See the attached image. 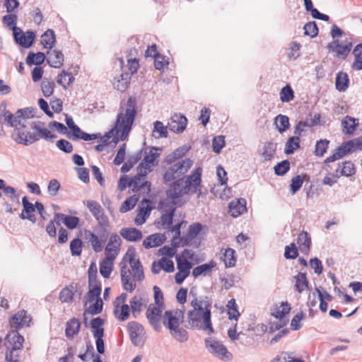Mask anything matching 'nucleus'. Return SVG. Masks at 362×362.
<instances>
[{"label": "nucleus", "mask_w": 362, "mask_h": 362, "mask_svg": "<svg viewBox=\"0 0 362 362\" xmlns=\"http://www.w3.org/2000/svg\"><path fill=\"white\" fill-rule=\"evenodd\" d=\"M329 141L327 139H320L315 144L314 154L316 156L322 157L327 152Z\"/></svg>", "instance_id": "obj_56"}, {"label": "nucleus", "mask_w": 362, "mask_h": 362, "mask_svg": "<svg viewBox=\"0 0 362 362\" xmlns=\"http://www.w3.org/2000/svg\"><path fill=\"white\" fill-rule=\"evenodd\" d=\"M12 137L16 142L25 145L39 140V137L37 135L30 134L28 131L27 126L25 128L23 127H18L16 130L13 131Z\"/></svg>", "instance_id": "obj_19"}, {"label": "nucleus", "mask_w": 362, "mask_h": 362, "mask_svg": "<svg viewBox=\"0 0 362 362\" xmlns=\"http://www.w3.org/2000/svg\"><path fill=\"white\" fill-rule=\"evenodd\" d=\"M74 77L71 72L62 71L57 76V83L66 88L74 82Z\"/></svg>", "instance_id": "obj_50"}, {"label": "nucleus", "mask_w": 362, "mask_h": 362, "mask_svg": "<svg viewBox=\"0 0 362 362\" xmlns=\"http://www.w3.org/2000/svg\"><path fill=\"white\" fill-rule=\"evenodd\" d=\"M205 343L209 351L220 359L228 361L231 358V354L221 342L207 339L205 340Z\"/></svg>", "instance_id": "obj_12"}, {"label": "nucleus", "mask_w": 362, "mask_h": 362, "mask_svg": "<svg viewBox=\"0 0 362 362\" xmlns=\"http://www.w3.org/2000/svg\"><path fill=\"white\" fill-rule=\"evenodd\" d=\"M55 83L53 81L48 78H44L41 83V90L43 95L46 98L51 96L54 90Z\"/></svg>", "instance_id": "obj_54"}, {"label": "nucleus", "mask_w": 362, "mask_h": 362, "mask_svg": "<svg viewBox=\"0 0 362 362\" xmlns=\"http://www.w3.org/2000/svg\"><path fill=\"white\" fill-rule=\"evenodd\" d=\"M349 151H348V148H346V145L345 143H343L340 146H339L333 153L327 157L324 163H328L331 162H334L336 160H338L341 158H342L344 156H345L346 154H348Z\"/></svg>", "instance_id": "obj_44"}, {"label": "nucleus", "mask_w": 362, "mask_h": 362, "mask_svg": "<svg viewBox=\"0 0 362 362\" xmlns=\"http://www.w3.org/2000/svg\"><path fill=\"white\" fill-rule=\"evenodd\" d=\"M104 321L100 317H95L90 321V327L93 329V335L96 339L95 344L97 351L103 354L105 352V343L103 339L104 329L103 327Z\"/></svg>", "instance_id": "obj_10"}, {"label": "nucleus", "mask_w": 362, "mask_h": 362, "mask_svg": "<svg viewBox=\"0 0 362 362\" xmlns=\"http://www.w3.org/2000/svg\"><path fill=\"white\" fill-rule=\"evenodd\" d=\"M121 281L124 290L132 292L136 287V282L144 279L143 266L136 258L134 248H129L120 264Z\"/></svg>", "instance_id": "obj_3"}, {"label": "nucleus", "mask_w": 362, "mask_h": 362, "mask_svg": "<svg viewBox=\"0 0 362 362\" xmlns=\"http://www.w3.org/2000/svg\"><path fill=\"white\" fill-rule=\"evenodd\" d=\"M184 321V310L173 309L165 311L162 322L169 329L171 335L180 341L187 339V332L181 327Z\"/></svg>", "instance_id": "obj_6"}, {"label": "nucleus", "mask_w": 362, "mask_h": 362, "mask_svg": "<svg viewBox=\"0 0 362 362\" xmlns=\"http://www.w3.org/2000/svg\"><path fill=\"white\" fill-rule=\"evenodd\" d=\"M139 199L138 194H134L127 198L119 208V212L126 213L134 208Z\"/></svg>", "instance_id": "obj_48"}, {"label": "nucleus", "mask_w": 362, "mask_h": 362, "mask_svg": "<svg viewBox=\"0 0 362 362\" xmlns=\"http://www.w3.org/2000/svg\"><path fill=\"white\" fill-rule=\"evenodd\" d=\"M291 309V305L288 302H281L279 305L273 306L271 315L276 319L281 320L290 313Z\"/></svg>", "instance_id": "obj_35"}, {"label": "nucleus", "mask_w": 362, "mask_h": 362, "mask_svg": "<svg viewBox=\"0 0 362 362\" xmlns=\"http://www.w3.org/2000/svg\"><path fill=\"white\" fill-rule=\"evenodd\" d=\"M90 288L88 293V300L89 302H93L95 300L101 299L100 296L101 293V286L100 284L94 283Z\"/></svg>", "instance_id": "obj_57"}, {"label": "nucleus", "mask_w": 362, "mask_h": 362, "mask_svg": "<svg viewBox=\"0 0 362 362\" xmlns=\"http://www.w3.org/2000/svg\"><path fill=\"white\" fill-rule=\"evenodd\" d=\"M353 54L355 56L354 67L357 70L362 69V47H355Z\"/></svg>", "instance_id": "obj_64"}, {"label": "nucleus", "mask_w": 362, "mask_h": 362, "mask_svg": "<svg viewBox=\"0 0 362 362\" xmlns=\"http://www.w3.org/2000/svg\"><path fill=\"white\" fill-rule=\"evenodd\" d=\"M345 144L349 153L362 151V136L350 140Z\"/></svg>", "instance_id": "obj_60"}, {"label": "nucleus", "mask_w": 362, "mask_h": 362, "mask_svg": "<svg viewBox=\"0 0 362 362\" xmlns=\"http://www.w3.org/2000/svg\"><path fill=\"white\" fill-rule=\"evenodd\" d=\"M226 310L228 319L230 320H234L238 321L240 313L238 310V306L234 298L229 300L226 304Z\"/></svg>", "instance_id": "obj_45"}, {"label": "nucleus", "mask_w": 362, "mask_h": 362, "mask_svg": "<svg viewBox=\"0 0 362 362\" xmlns=\"http://www.w3.org/2000/svg\"><path fill=\"white\" fill-rule=\"evenodd\" d=\"M81 323L80 320L74 317L68 320L66 323L65 336L68 339H73L77 336L81 329Z\"/></svg>", "instance_id": "obj_31"}, {"label": "nucleus", "mask_w": 362, "mask_h": 362, "mask_svg": "<svg viewBox=\"0 0 362 362\" xmlns=\"http://www.w3.org/2000/svg\"><path fill=\"white\" fill-rule=\"evenodd\" d=\"M331 36L335 45H352L355 42L353 35L344 32L337 25L332 26Z\"/></svg>", "instance_id": "obj_14"}, {"label": "nucleus", "mask_w": 362, "mask_h": 362, "mask_svg": "<svg viewBox=\"0 0 362 362\" xmlns=\"http://www.w3.org/2000/svg\"><path fill=\"white\" fill-rule=\"evenodd\" d=\"M56 37L53 30L48 29L41 36L42 45H54Z\"/></svg>", "instance_id": "obj_58"}, {"label": "nucleus", "mask_w": 362, "mask_h": 362, "mask_svg": "<svg viewBox=\"0 0 362 362\" xmlns=\"http://www.w3.org/2000/svg\"><path fill=\"white\" fill-rule=\"evenodd\" d=\"M80 286L77 283H71L62 288L59 293V298L62 303H71L74 295L78 291Z\"/></svg>", "instance_id": "obj_26"}, {"label": "nucleus", "mask_w": 362, "mask_h": 362, "mask_svg": "<svg viewBox=\"0 0 362 362\" xmlns=\"http://www.w3.org/2000/svg\"><path fill=\"white\" fill-rule=\"evenodd\" d=\"M15 41L19 45H32L35 37L33 31L23 32L20 28H13Z\"/></svg>", "instance_id": "obj_23"}, {"label": "nucleus", "mask_w": 362, "mask_h": 362, "mask_svg": "<svg viewBox=\"0 0 362 362\" xmlns=\"http://www.w3.org/2000/svg\"><path fill=\"white\" fill-rule=\"evenodd\" d=\"M187 123V119L185 116L175 114L168 122V128L173 132H182L186 128Z\"/></svg>", "instance_id": "obj_29"}, {"label": "nucleus", "mask_w": 362, "mask_h": 362, "mask_svg": "<svg viewBox=\"0 0 362 362\" xmlns=\"http://www.w3.org/2000/svg\"><path fill=\"white\" fill-rule=\"evenodd\" d=\"M159 153L156 152V148H151L149 151L145 152L144 157L137 168V170L143 175H146L151 173L158 165V158Z\"/></svg>", "instance_id": "obj_9"}, {"label": "nucleus", "mask_w": 362, "mask_h": 362, "mask_svg": "<svg viewBox=\"0 0 362 362\" xmlns=\"http://www.w3.org/2000/svg\"><path fill=\"white\" fill-rule=\"evenodd\" d=\"M168 127L163 125V124L160 121H156L154 122V128L153 130V133L155 135V136L158 138L161 137H167L168 136V130L167 128Z\"/></svg>", "instance_id": "obj_59"}, {"label": "nucleus", "mask_w": 362, "mask_h": 362, "mask_svg": "<svg viewBox=\"0 0 362 362\" xmlns=\"http://www.w3.org/2000/svg\"><path fill=\"white\" fill-rule=\"evenodd\" d=\"M109 225H97L94 231L84 230V239L95 252H100L109 237Z\"/></svg>", "instance_id": "obj_7"}, {"label": "nucleus", "mask_w": 362, "mask_h": 362, "mask_svg": "<svg viewBox=\"0 0 362 362\" xmlns=\"http://www.w3.org/2000/svg\"><path fill=\"white\" fill-rule=\"evenodd\" d=\"M220 255V259L224 263L226 268H231L235 266L237 257L235 251L233 249L230 247L222 249Z\"/></svg>", "instance_id": "obj_30"}, {"label": "nucleus", "mask_w": 362, "mask_h": 362, "mask_svg": "<svg viewBox=\"0 0 362 362\" xmlns=\"http://www.w3.org/2000/svg\"><path fill=\"white\" fill-rule=\"evenodd\" d=\"M153 207L151 206V202L148 199H144L140 202L137 210L136 215L134 218V223L136 226L144 224L146 219L149 217Z\"/></svg>", "instance_id": "obj_17"}, {"label": "nucleus", "mask_w": 362, "mask_h": 362, "mask_svg": "<svg viewBox=\"0 0 362 362\" xmlns=\"http://www.w3.org/2000/svg\"><path fill=\"white\" fill-rule=\"evenodd\" d=\"M49 47V50L47 52V60L48 64L52 67L60 68L64 62V54L62 52L53 49L54 47Z\"/></svg>", "instance_id": "obj_28"}, {"label": "nucleus", "mask_w": 362, "mask_h": 362, "mask_svg": "<svg viewBox=\"0 0 362 362\" xmlns=\"http://www.w3.org/2000/svg\"><path fill=\"white\" fill-rule=\"evenodd\" d=\"M276 151V144L272 142H267L264 144L261 156L264 160H270Z\"/></svg>", "instance_id": "obj_52"}, {"label": "nucleus", "mask_w": 362, "mask_h": 362, "mask_svg": "<svg viewBox=\"0 0 362 362\" xmlns=\"http://www.w3.org/2000/svg\"><path fill=\"white\" fill-rule=\"evenodd\" d=\"M82 240L79 238H74L70 243V250L73 256H80L82 252Z\"/></svg>", "instance_id": "obj_63"}, {"label": "nucleus", "mask_w": 362, "mask_h": 362, "mask_svg": "<svg viewBox=\"0 0 362 362\" xmlns=\"http://www.w3.org/2000/svg\"><path fill=\"white\" fill-rule=\"evenodd\" d=\"M24 337L17 330L9 332L4 339V346L10 349H22Z\"/></svg>", "instance_id": "obj_21"}, {"label": "nucleus", "mask_w": 362, "mask_h": 362, "mask_svg": "<svg viewBox=\"0 0 362 362\" xmlns=\"http://www.w3.org/2000/svg\"><path fill=\"white\" fill-rule=\"evenodd\" d=\"M165 307L150 304L146 312L148 321L157 331L160 329V322L163 318L162 313Z\"/></svg>", "instance_id": "obj_15"}, {"label": "nucleus", "mask_w": 362, "mask_h": 362, "mask_svg": "<svg viewBox=\"0 0 362 362\" xmlns=\"http://www.w3.org/2000/svg\"><path fill=\"white\" fill-rule=\"evenodd\" d=\"M202 225L199 223H195L189 226L187 235L185 238H182L181 242L183 245H187L191 240L194 239L202 230Z\"/></svg>", "instance_id": "obj_42"}, {"label": "nucleus", "mask_w": 362, "mask_h": 362, "mask_svg": "<svg viewBox=\"0 0 362 362\" xmlns=\"http://www.w3.org/2000/svg\"><path fill=\"white\" fill-rule=\"evenodd\" d=\"M297 244L300 252L308 255L311 246V238L309 234L305 231L300 233L298 235Z\"/></svg>", "instance_id": "obj_36"}, {"label": "nucleus", "mask_w": 362, "mask_h": 362, "mask_svg": "<svg viewBox=\"0 0 362 362\" xmlns=\"http://www.w3.org/2000/svg\"><path fill=\"white\" fill-rule=\"evenodd\" d=\"M22 204H23V209L21 214V218L23 219L26 218L31 221H35V215L33 214V213L35 211L34 205L28 200L27 197H24L23 198Z\"/></svg>", "instance_id": "obj_40"}, {"label": "nucleus", "mask_w": 362, "mask_h": 362, "mask_svg": "<svg viewBox=\"0 0 362 362\" xmlns=\"http://www.w3.org/2000/svg\"><path fill=\"white\" fill-rule=\"evenodd\" d=\"M146 175H143L138 171L137 175L131 178L132 190L148 193L151 191V182L146 180Z\"/></svg>", "instance_id": "obj_22"}, {"label": "nucleus", "mask_w": 362, "mask_h": 362, "mask_svg": "<svg viewBox=\"0 0 362 362\" xmlns=\"http://www.w3.org/2000/svg\"><path fill=\"white\" fill-rule=\"evenodd\" d=\"M247 202L243 198L231 201L228 204V214L233 218H237L247 211Z\"/></svg>", "instance_id": "obj_25"}, {"label": "nucleus", "mask_w": 362, "mask_h": 362, "mask_svg": "<svg viewBox=\"0 0 362 362\" xmlns=\"http://www.w3.org/2000/svg\"><path fill=\"white\" fill-rule=\"evenodd\" d=\"M186 151H184L182 148H178L165 158V163L170 165V167L163 176L164 184H169L168 189H170L174 183L178 181L180 182L179 184L181 187H188L189 190H187L185 196L199 190L202 173V168L199 167L191 175L185 176V174L193 165V160L190 158L181 159Z\"/></svg>", "instance_id": "obj_1"}, {"label": "nucleus", "mask_w": 362, "mask_h": 362, "mask_svg": "<svg viewBox=\"0 0 362 362\" xmlns=\"http://www.w3.org/2000/svg\"><path fill=\"white\" fill-rule=\"evenodd\" d=\"M54 221L57 222L62 221L68 228L74 229L78 226L80 220L77 216H68L58 213L54 216Z\"/></svg>", "instance_id": "obj_38"}, {"label": "nucleus", "mask_w": 362, "mask_h": 362, "mask_svg": "<svg viewBox=\"0 0 362 362\" xmlns=\"http://www.w3.org/2000/svg\"><path fill=\"white\" fill-rule=\"evenodd\" d=\"M337 175L349 177L355 174L356 169L354 164L351 161H345L339 165L336 170Z\"/></svg>", "instance_id": "obj_41"}, {"label": "nucleus", "mask_w": 362, "mask_h": 362, "mask_svg": "<svg viewBox=\"0 0 362 362\" xmlns=\"http://www.w3.org/2000/svg\"><path fill=\"white\" fill-rule=\"evenodd\" d=\"M138 112L137 101L135 96H130L127 100L120 103L119 112L115 126L104 136H100L102 144L95 146L97 151H103L109 144H117L126 140L132 129Z\"/></svg>", "instance_id": "obj_2"}, {"label": "nucleus", "mask_w": 362, "mask_h": 362, "mask_svg": "<svg viewBox=\"0 0 362 362\" xmlns=\"http://www.w3.org/2000/svg\"><path fill=\"white\" fill-rule=\"evenodd\" d=\"M107 240L105 247V257L116 259L121 250L122 239L117 233H112Z\"/></svg>", "instance_id": "obj_13"}, {"label": "nucleus", "mask_w": 362, "mask_h": 362, "mask_svg": "<svg viewBox=\"0 0 362 362\" xmlns=\"http://www.w3.org/2000/svg\"><path fill=\"white\" fill-rule=\"evenodd\" d=\"M129 336L132 342L137 345L139 344L138 337L142 333V327L136 322H131L128 324Z\"/></svg>", "instance_id": "obj_46"}, {"label": "nucleus", "mask_w": 362, "mask_h": 362, "mask_svg": "<svg viewBox=\"0 0 362 362\" xmlns=\"http://www.w3.org/2000/svg\"><path fill=\"white\" fill-rule=\"evenodd\" d=\"M279 94L280 100L282 103H288L294 98V92L288 84L281 88Z\"/></svg>", "instance_id": "obj_55"}, {"label": "nucleus", "mask_w": 362, "mask_h": 362, "mask_svg": "<svg viewBox=\"0 0 362 362\" xmlns=\"http://www.w3.org/2000/svg\"><path fill=\"white\" fill-rule=\"evenodd\" d=\"M0 120L8 126L13 127L14 130H16L20 127L25 128L27 123V119L25 117L14 115L7 110H4L3 114L0 115Z\"/></svg>", "instance_id": "obj_20"}, {"label": "nucleus", "mask_w": 362, "mask_h": 362, "mask_svg": "<svg viewBox=\"0 0 362 362\" xmlns=\"http://www.w3.org/2000/svg\"><path fill=\"white\" fill-rule=\"evenodd\" d=\"M179 183L180 181L174 183L170 189H167L166 198L161 200L158 206L159 210L165 212L158 222L163 228L170 227L176 207L181 206L185 203L183 197L189 188L187 186L181 187Z\"/></svg>", "instance_id": "obj_4"}, {"label": "nucleus", "mask_w": 362, "mask_h": 362, "mask_svg": "<svg viewBox=\"0 0 362 362\" xmlns=\"http://www.w3.org/2000/svg\"><path fill=\"white\" fill-rule=\"evenodd\" d=\"M294 288L298 293H302L308 288V281L305 273H298L295 277Z\"/></svg>", "instance_id": "obj_47"}, {"label": "nucleus", "mask_w": 362, "mask_h": 362, "mask_svg": "<svg viewBox=\"0 0 362 362\" xmlns=\"http://www.w3.org/2000/svg\"><path fill=\"white\" fill-rule=\"evenodd\" d=\"M22 349H6V360L7 362H20L21 361V351Z\"/></svg>", "instance_id": "obj_62"}, {"label": "nucleus", "mask_w": 362, "mask_h": 362, "mask_svg": "<svg viewBox=\"0 0 362 362\" xmlns=\"http://www.w3.org/2000/svg\"><path fill=\"white\" fill-rule=\"evenodd\" d=\"M156 48L157 47H148L146 54L154 58V66L156 69L163 71L169 64L168 59L158 53Z\"/></svg>", "instance_id": "obj_24"}, {"label": "nucleus", "mask_w": 362, "mask_h": 362, "mask_svg": "<svg viewBox=\"0 0 362 362\" xmlns=\"http://www.w3.org/2000/svg\"><path fill=\"white\" fill-rule=\"evenodd\" d=\"M31 320V317L27 314V312L24 310H21L18 311L10 318L9 325L11 328L18 331L25 326H30Z\"/></svg>", "instance_id": "obj_18"}, {"label": "nucleus", "mask_w": 362, "mask_h": 362, "mask_svg": "<svg viewBox=\"0 0 362 362\" xmlns=\"http://www.w3.org/2000/svg\"><path fill=\"white\" fill-rule=\"evenodd\" d=\"M161 270L170 273L175 270L174 262L168 258L163 257L158 261H154L151 265V271L158 274Z\"/></svg>", "instance_id": "obj_27"}, {"label": "nucleus", "mask_w": 362, "mask_h": 362, "mask_svg": "<svg viewBox=\"0 0 362 362\" xmlns=\"http://www.w3.org/2000/svg\"><path fill=\"white\" fill-rule=\"evenodd\" d=\"M85 205L97 220L98 225H110L108 217L105 214L104 209L98 202L93 200H88Z\"/></svg>", "instance_id": "obj_16"}, {"label": "nucleus", "mask_w": 362, "mask_h": 362, "mask_svg": "<svg viewBox=\"0 0 362 362\" xmlns=\"http://www.w3.org/2000/svg\"><path fill=\"white\" fill-rule=\"evenodd\" d=\"M165 240V237L163 234L154 233L146 237L142 243V245L146 249L157 247L160 246Z\"/></svg>", "instance_id": "obj_32"}, {"label": "nucleus", "mask_w": 362, "mask_h": 362, "mask_svg": "<svg viewBox=\"0 0 362 362\" xmlns=\"http://www.w3.org/2000/svg\"><path fill=\"white\" fill-rule=\"evenodd\" d=\"M120 235L127 241L136 242L142 238V233L136 228H124L119 231Z\"/></svg>", "instance_id": "obj_33"}, {"label": "nucleus", "mask_w": 362, "mask_h": 362, "mask_svg": "<svg viewBox=\"0 0 362 362\" xmlns=\"http://www.w3.org/2000/svg\"><path fill=\"white\" fill-rule=\"evenodd\" d=\"M115 259L104 257L100 262V273L105 279H108L112 274Z\"/></svg>", "instance_id": "obj_39"}, {"label": "nucleus", "mask_w": 362, "mask_h": 362, "mask_svg": "<svg viewBox=\"0 0 362 362\" xmlns=\"http://www.w3.org/2000/svg\"><path fill=\"white\" fill-rule=\"evenodd\" d=\"M127 298V293H122L115 298L113 303L114 314L121 321L127 320L129 316L130 308L129 305L126 303Z\"/></svg>", "instance_id": "obj_11"}, {"label": "nucleus", "mask_w": 362, "mask_h": 362, "mask_svg": "<svg viewBox=\"0 0 362 362\" xmlns=\"http://www.w3.org/2000/svg\"><path fill=\"white\" fill-rule=\"evenodd\" d=\"M146 303L145 299L139 296H135L130 300V306L132 311L140 312L142 309L144 304Z\"/></svg>", "instance_id": "obj_61"}, {"label": "nucleus", "mask_w": 362, "mask_h": 362, "mask_svg": "<svg viewBox=\"0 0 362 362\" xmlns=\"http://www.w3.org/2000/svg\"><path fill=\"white\" fill-rule=\"evenodd\" d=\"M131 78L129 73L123 72L114 78L113 86L117 90L124 92L130 85Z\"/></svg>", "instance_id": "obj_34"}, {"label": "nucleus", "mask_w": 362, "mask_h": 362, "mask_svg": "<svg viewBox=\"0 0 362 362\" xmlns=\"http://www.w3.org/2000/svg\"><path fill=\"white\" fill-rule=\"evenodd\" d=\"M192 310L187 313L188 325L192 328H202L209 333L214 332L211 321L210 304L203 300L195 298L191 303Z\"/></svg>", "instance_id": "obj_5"}, {"label": "nucleus", "mask_w": 362, "mask_h": 362, "mask_svg": "<svg viewBox=\"0 0 362 362\" xmlns=\"http://www.w3.org/2000/svg\"><path fill=\"white\" fill-rule=\"evenodd\" d=\"M216 266V263L211 260L209 263L203 264L202 265L196 267L192 271V275L194 277H197L202 274H205Z\"/></svg>", "instance_id": "obj_49"}, {"label": "nucleus", "mask_w": 362, "mask_h": 362, "mask_svg": "<svg viewBox=\"0 0 362 362\" xmlns=\"http://www.w3.org/2000/svg\"><path fill=\"white\" fill-rule=\"evenodd\" d=\"M275 124L279 132L283 133L289 128V119L286 115H279L275 118Z\"/></svg>", "instance_id": "obj_53"}, {"label": "nucleus", "mask_w": 362, "mask_h": 362, "mask_svg": "<svg viewBox=\"0 0 362 362\" xmlns=\"http://www.w3.org/2000/svg\"><path fill=\"white\" fill-rule=\"evenodd\" d=\"M358 126V119L346 115L341 121L342 132L345 134H352Z\"/></svg>", "instance_id": "obj_37"}, {"label": "nucleus", "mask_w": 362, "mask_h": 362, "mask_svg": "<svg viewBox=\"0 0 362 362\" xmlns=\"http://www.w3.org/2000/svg\"><path fill=\"white\" fill-rule=\"evenodd\" d=\"M194 253L189 250H184L182 254L176 257L178 272L175 274V280L177 284H181L189 275L192 264L190 261L194 259Z\"/></svg>", "instance_id": "obj_8"}, {"label": "nucleus", "mask_w": 362, "mask_h": 362, "mask_svg": "<svg viewBox=\"0 0 362 362\" xmlns=\"http://www.w3.org/2000/svg\"><path fill=\"white\" fill-rule=\"evenodd\" d=\"M300 148V139L298 136L290 137L285 144L284 153L287 155L292 154Z\"/></svg>", "instance_id": "obj_51"}, {"label": "nucleus", "mask_w": 362, "mask_h": 362, "mask_svg": "<svg viewBox=\"0 0 362 362\" xmlns=\"http://www.w3.org/2000/svg\"><path fill=\"white\" fill-rule=\"evenodd\" d=\"M349 85V78L348 74L345 72L339 71L336 76V88L340 92H344L348 88Z\"/></svg>", "instance_id": "obj_43"}]
</instances>
